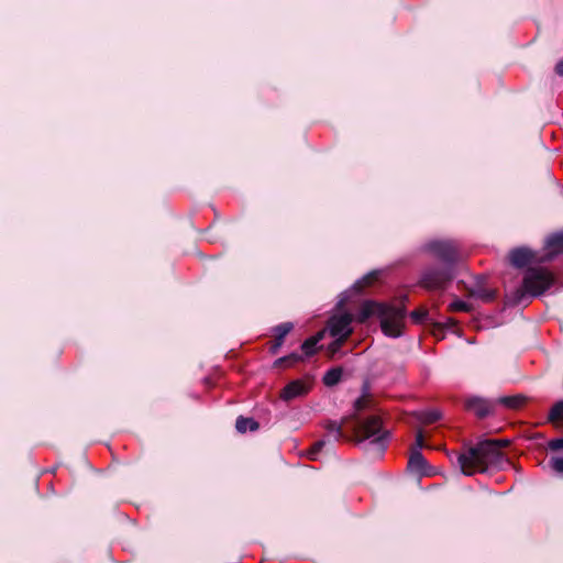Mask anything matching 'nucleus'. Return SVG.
I'll use <instances>...</instances> for the list:
<instances>
[{
  "label": "nucleus",
  "instance_id": "nucleus-3",
  "mask_svg": "<svg viewBox=\"0 0 563 563\" xmlns=\"http://www.w3.org/2000/svg\"><path fill=\"white\" fill-rule=\"evenodd\" d=\"M554 284L553 274L543 267H529L522 279V286L508 296L510 303H520L527 296L537 297L545 292Z\"/></svg>",
  "mask_w": 563,
  "mask_h": 563
},
{
  "label": "nucleus",
  "instance_id": "nucleus-36",
  "mask_svg": "<svg viewBox=\"0 0 563 563\" xmlns=\"http://www.w3.org/2000/svg\"><path fill=\"white\" fill-rule=\"evenodd\" d=\"M344 300H345V298H342V299L340 300L339 305H343Z\"/></svg>",
  "mask_w": 563,
  "mask_h": 563
},
{
  "label": "nucleus",
  "instance_id": "nucleus-18",
  "mask_svg": "<svg viewBox=\"0 0 563 563\" xmlns=\"http://www.w3.org/2000/svg\"><path fill=\"white\" fill-rule=\"evenodd\" d=\"M496 402L499 405H503L504 407L509 408V409H518L523 405L525 398L519 395L504 396V397H499L497 400H495V404Z\"/></svg>",
  "mask_w": 563,
  "mask_h": 563
},
{
  "label": "nucleus",
  "instance_id": "nucleus-8",
  "mask_svg": "<svg viewBox=\"0 0 563 563\" xmlns=\"http://www.w3.org/2000/svg\"><path fill=\"white\" fill-rule=\"evenodd\" d=\"M352 314L347 312L339 316H333L329 320L330 334L334 338L347 339L349 335L352 333Z\"/></svg>",
  "mask_w": 563,
  "mask_h": 563
},
{
  "label": "nucleus",
  "instance_id": "nucleus-31",
  "mask_svg": "<svg viewBox=\"0 0 563 563\" xmlns=\"http://www.w3.org/2000/svg\"><path fill=\"white\" fill-rule=\"evenodd\" d=\"M548 448H549L551 451H560V450H563V438L552 439L551 441H549V443H548Z\"/></svg>",
  "mask_w": 563,
  "mask_h": 563
},
{
  "label": "nucleus",
  "instance_id": "nucleus-6",
  "mask_svg": "<svg viewBox=\"0 0 563 563\" xmlns=\"http://www.w3.org/2000/svg\"><path fill=\"white\" fill-rule=\"evenodd\" d=\"M452 278L451 268L438 269L428 268L426 269L420 278V285L428 290H437L444 288L445 284Z\"/></svg>",
  "mask_w": 563,
  "mask_h": 563
},
{
  "label": "nucleus",
  "instance_id": "nucleus-25",
  "mask_svg": "<svg viewBox=\"0 0 563 563\" xmlns=\"http://www.w3.org/2000/svg\"><path fill=\"white\" fill-rule=\"evenodd\" d=\"M377 276V272H372L368 275L364 276L361 280H357L353 285V290L360 291L363 287L369 285Z\"/></svg>",
  "mask_w": 563,
  "mask_h": 563
},
{
  "label": "nucleus",
  "instance_id": "nucleus-26",
  "mask_svg": "<svg viewBox=\"0 0 563 563\" xmlns=\"http://www.w3.org/2000/svg\"><path fill=\"white\" fill-rule=\"evenodd\" d=\"M300 360H301V356L299 354L292 353L288 356L278 358L275 362V365L276 366H290Z\"/></svg>",
  "mask_w": 563,
  "mask_h": 563
},
{
  "label": "nucleus",
  "instance_id": "nucleus-1",
  "mask_svg": "<svg viewBox=\"0 0 563 563\" xmlns=\"http://www.w3.org/2000/svg\"><path fill=\"white\" fill-rule=\"evenodd\" d=\"M406 313L404 305L395 306L367 301L362 306L357 320L364 322L371 316L377 314L380 318V327L384 334L390 338H399L405 327Z\"/></svg>",
  "mask_w": 563,
  "mask_h": 563
},
{
  "label": "nucleus",
  "instance_id": "nucleus-10",
  "mask_svg": "<svg viewBox=\"0 0 563 563\" xmlns=\"http://www.w3.org/2000/svg\"><path fill=\"white\" fill-rule=\"evenodd\" d=\"M465 409L474 413L477 418H485L490 412V402L488 399L470 396L465 399Z\"/></svg>",
  "mask_w": 563,
  "mask_h": 563
},
{
  "label": "nucleus",
  "instance_id": "nucleus-16",
  "mask_svg": "<svg viewBox=\"0 0 563 563\" xmlns=\"http://www.w3.org/2000/svg\"><path fill=\"white\" fill-rule=\"evenodd\" d=\"M350 419H356V415L354 413L351 417H345L341 421H335V420L328 421L325 424V429L329 432L334 434L335 440H340L344 437L343 430H342L343 426L346 424Z\"/></svg>",
  "mask_w": 563,
  "mask_h": 563
},
{
  "label": "nucleus",
  "instance_id": "nucleus-23",
  "mask_svg": "<svg viewBox=\"0 0 563 563\" xmlns=\"http://www.w3.org/2000/svg\"><path fill=\"white\" fill-rule=\"evenodd\" d=\"M372 408V400L366 391L354 401V409L356 412L363 411L365 409Z\"/></svg>",
  "mask_w": 563,
  "mask_h": 563
},
{
  "label": "nucleus",
  "instance_id": "nucleus-27",
  "mask_svg": "<svg viewBox=\"0 0 563 563\" xmlns=\"http://www.w3.org/2000/svg\"><path fill=\"white\" fill-rule=\"evenodd\" d=\"M410 317L415 323H422L429 319V311L427 309H417L410 313Z\"/></svg>",
  "mask_w": 563,
  "mask_h": 563
},
{
  "label": "nucleus",
  "instance_id": "nucleus-14",
  "mask_svg": "<svg viewBox=\"0 0 563 563\" xmlns=\"http://www.w3.org/2000/svg\"><path fill=\"white\" fill-rule=\"evenodd\" d=\"M408 467L412 472H417L420 474H426V467H427V461L421 454L419 450H412L409 461H408Z\"/></svg>",
  "mask_w": 563,
  "mask_h": 563
},
{
  "label": "nucleus",
  "instance_id": "nucleus-11",
  "mask_svg": "<svg viewBox=\"0 0 563 563\" xmlns=\"http://www.w3.org/2000/svg\"><path fill=\"white\" fill-rule=\"evenodd\" d=\"M309 391V385L301 380H294L283 389L280 397L283 400L289 401L297 397H301Z\"/></svg>",
  "mask_w": 563,
  "mask_h": 563
},
{
  "label": "nucleus",
  "instance_id": "nucleus-29",
  "mask_svg": "<svg viewBox=\"0 0 563 563\" xmlns=\"http://www.w3.org/2000/svg\"><path fill=\"white\" fill-rule=\"evenodd\" d=\"M324 443L325 442L323 440H320V441L316 442L312 445V448L308 452V456H309L310 460H316L317 454L321 451V449L323 448Z\"/></svg>",
  "mask_w": 563,
  "mask_h": 563
},
{
  "label": "nucleus",
  "instance_id": "nucleus-21",
  "mask_svg": "<svg viewBox=\"0 0 563 563\" xmlns=\"http://www.w3.org/2000/svg\"><path fill=\"white\" fill-rule=\"evenodd\" d=\"M548 420L551 423L563 421V399L555 402L549 411Z\"/></svg>",
  "mask_w": 563,
  "mask_h": 563
},
{
  "label": "nucleus",
  "instance_id": "nucleus-34",
  "mask_svg": "<svg viewBox=\"0 0 563 563\" xmlns=\"http://www.w3.org/2000/svg\"><path fill=\"white\" fill-rule=\"evenodd\" d=\"M555 70L558 75L563 76V59L556 64Z\"/></svg>",
  "mask_w": 563,
  "mask_h": 563
},
{
  "label": "nucleus",
  "instance_id": "nucleus-9",
  "mask_svg": "<svg viewBox=\"0 0 563 563\" xmlns=\"http://www.w3.org/2000/svg\"><path fill=\"white\" fill-rule=\"evenodd\" d=\"M510 262L516 267H523L531 263L542 262L541 257H538L534 252L528 247H518L510 252Z\"/></svg>",
  "mask_w": 563,
  "mask_h": 563
},
{
  "label": "nucleus",
  "instance_id": "nucleus-33",
  "mask_svg": "<svg viewBox=\"0 0 563 563\" xmlns=\"http://www.w3.org/2000/svg\"><path fill=\"white\" fill-rule=\"evenodd\" d=\"M424 446V440H423V434H422V431L419 430L416 434V449L415 450H419L422 449Z\"/></svg>",
  "mask_w": 563,
  "mask_h": 563
},
{
  "label": "nucleus",
  "instance_id": "nucleus-32",
  "mask_svg": "<svg viewBox=\"0 0 563 563\" xmlns=\"http://www.w3.org/2000/svg\"><path fill=\"white\" fill-rule=\"evenodd\" d=\"M472 296L476 297V298H481L483 300H489L492 295L486 290L476 289V290H472Z\"/></svg>",
  "mask_w": 563,
  "mask_h": 563
},
{
  "label": "nucleus",
  "instance_id": "nucleus-4",
  "mask_svg": "<svg viewBox=\"0 0 563 563\" xmlns=\"http://www.w3.org/2000/svg\"><path fill=\"white\" fill-rule=\"evenodd\" d=\"M493 463V440L485 439L459 454L457 464L464 475L484 473Z\"/></svg>",
  "mask_w": 563,
  "mask_h": 563
},
{
  "label": "nucleus",
  "instance_id": "nucleus-20",
  "mask_svg": "<svg viewBox=\"0 0 563 563\" xmlns=\"http://www.w3.org/2000/svg\"><path fill=\"white\" fill-rule=\"evenodd\" d=\"M235 428L239 432L244 433L247 430L255 431L258 429V423L252 418L239 417L236 419Z\"/></svg>",
  "mask_w": 563,
  "mask_h": 563
},
{
  "label": "nucleus",
  "instance_id": "nucleus-7",
  "mask_svg": "<svg viewBox=\"0 0 563 563\" xmlns=\"http://www.w3.org/2000/svg\"><path fill=\"white\" fill-rule=\"evenodd\" d=\"M426 250L449 264L459 260L457 247L451 241H431L426 245Z\"/></svg>",
  "mask_w": 563,
  "mask_h": 563
},
{
  "label": "nucleus",
  "instance_id": "nucleus-2",
  "mask_svg": "<svg viewBox=\"0 0 563 563\" xmlns=\"http://www.w3.org/2000/svg\"><path fill=\"white\" fill-rule=\"evenodd\" d=\"M406 313L404 305L395 306L367 301L362 306L357 320L364 322L371 316L377 314L380 318V327L384 334L390 338H399L405 327Z\"/></svg>",
  "mask_w": 563,
  "mask_h": 563
},
{
  "label": "nucleus",
  "instance_id": "nucleus-28",
  "mask_svg": "<svg viewBox=\"0 0 563 563\" xmlns=\"http://www.w3.org/2000/svg\"><path fill=\"white\" fill-rule=\"evenodd\" d=\"M550 465L554 472L563 474V456L551 457Z\"/></svg>",
  "mask_w": 563,
  "mask_h": 563
},
{
  "label": "nucleus",
  "instance_id": "nucleus-22",
  "mask_svg": "<svg viewBox=\"0 0 563 563\" xmlns=\"http://www.w3.org/2000/svg\"><path fill=\"white\" fill-rule=\"evenodd\" d=\"M449 310L452 312H470L472 310V305L462 299H454L450 302Z\"/></svg>",
  "mask_w": 563,
  "mask_h": 563
},
{
  "label": "nucleus",
  "instance_id": "nucleus-5",
  "mask_svg": "<svg viewBox=\"0 0 563 563\" xmlns=\"http://www.w3.org/2000/svg\"><path fill=\"white\" fill-rule=\"evenodd\" d=\"M351 429L357 442L371 440V443L379 445L380 449L385 448L390 438V432L384 428L379 415H371L362 421H356Z\"/></svg>",
  "mask_w": 563,
  "mask_h": 563
},
{
  "label": "nucleus",
  "instance_id": "nucleus-15",
  "mask_svg": "<svg viewBox=\"0 0 563 563\" xmlns=\"http://www.w3.org/2000/svg\"><path fill=\"white\" fill-rule=\"evenodd\" d=\"M294 325L291 322H285L275 328L276 342L272 346L273 353H276L283 345L285 336L292 330Z\"/></svg>",
  "mask_w": 563,
  "mask_h": 563
},
{
  "label": "nucleus",
  "instance_id": "nucleus-35",
  "mask_svg": "<svg viewBox=\"0 0 563 563\" xmlns=\"http://www.w3.org/2000/svg\"><path fill=\"white\" fill-rule=\"evenodd\" d=\"M446 323L450 325V327H453L455 324V320L452 319V318H449Z\"/></svg>",
  "mask_w": 563,
  "mask_h": 563
},
{
  "label": "nucleus",
  "instance_id": "nucleus-12",
  "mask_svg": "<svg viewBox=\"0 0 563 563\" xmlns=\"http://www.w3.org/2000/svg\"><path fill=\"white\" fill-rule=\"evenodd\" d=\"M547 253L541 256V261H551L556 254L563 251V234L556 233L549 236L545 241Z\"/></svg>",
  "mask_w": 563,
  "mask_h": 563
},
{
  "label": "nucleus",
  "instance_id": "nucleus-24",
  "mask_svg": "<svg viewBox=\"0 0 563 563\" xmlns=\"http://www.w3.org/2000/svg\"><path fill=\"white\" fill-rule=\"evenodd\" d=\"M441 418V412L439 410L432 409L421 413L420 420L423 423H432L438 421Z\"/></svg>",
  "mask_w": 563,
  "mask_h": 563
},
{
  "label": "nucleus",
  "instance_id": "nucleus-17",
  "mask_svg": "<svg viewBox=\"0 0 563 563\" xmlns=\"http://www.w3.org/2000/svg\"><path fill=\"white\" fill-rule=\"evenodd\" d=\"M324 331L318 332L316 335L307 339L302 345L301 350L307 356H311L316 352V345L323 339Z\"/></svg>",
  "mask_w": 563,
  "mask_h": 563
},
{
  "label": "nucleus",
  "instance_id": "nucleus-30",
  "mask_svg": "<svg viewBox=\"0 0 563 563\" xmlns=\"http://www.w3.org/2000/svg\"><path fill=\"white\" fill-rule=\"evenodd\" d=\"M345 340L346 339L336 338L335 341L329 345V351L332 356L340 351V349Z\"/></svg>",
  "mask_w": 563,
  "mask_h": 563
},
{
  "label": "nucleus",
  "instance_id": "nucleus-13",
  "mask_svg": "<svg viewBox=\"0 0 563 563\" xmlns=\"http://www.w3.org/2000/svg\"><path fill=\"white\" fill-rule=\"evenodd\" d=\"M509 439H495V471L511 466L510 460L504 453L499 452L500 448H505L509 445Z\"/></svg>",
  "mask_w": 563,
  "mask_h": 563
},
{
  "label": "nucleus",
  "instance_id": "nucleus-19",
  "mask_svg": "<svg viewBox=\"0 0 563 563\" xmlns=\"http://www.w3.org/2000/svg\"><path fill=\"white\" fill-rule=\"evenodd\" d=\"M342 374L341 367L330 368L323 376L324 385L329 387L336 385L341 380Z\"/></svg>",
  "mask_w": 563,
  "mask_h": 563
}]
</instances>
